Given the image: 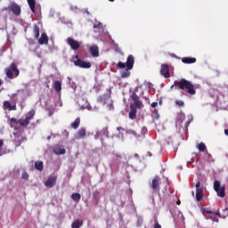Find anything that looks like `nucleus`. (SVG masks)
I'll list each match as a JSON object with an SVG mask.
<instances>
[{"label": "nucleus", "instance_id": "39", "mask_svg": "<svg viewBox=\"0 0 228 228\" xmlns=\"http://www.w3.org/2000/svg\"><path fill=\"white\" fill-rule=\"evenodd\" d=\"M109 110H113V102L108 104Z\"/></svg>", "mask_w": 228, "mask_h": 228}, {"label": "nucleus", "instance_id": "21", "mask_svg": "<svg viewBox=\"0 0 228 228\" xmlns=\"http://www.w3.org/2000/svg\"><path fill=\"white\" fill-rule=\"evenodd\" d=\"M53 88L57 94H60L61 92V82L60 80H57L53 84Z\"/></svg>", "mask_w": 228, "mask_h": 228}, {"label": "nucleus", "instance_id": "13", "mask_svg": "<svg viewBox=\"0 0 228 228\" xmlns=\"http://www.w3.org/2000/svg\"><path fill=\"white\" fill-rule=\"evenodd\" d=\"M89 52L91 53V55L93 58H97L99 57V46L97 45H92L89 47Z\"/></svg>", "mask_w": 228, "mask_h": 228}, {"label": "nucleus", "instance_id": "5", "mask_svg": "<svg viewBox=\"0 0 228 228\" xmlns=\"http://www.w3.org/2000/svg\"><path fill=\"white\" fill-rule=\"evenodd\" d=\"M76 61H74V65L76 67H79L80 69H90L92 67V63L88 61H85L79 59V55H75Z\"/></svg>", "mask_w": 228, "mask_h": 228}, {"label": "nucleus", "instance_id": "17", "mask_svg": "<svg viewBox=\"0 0 228 228\" xmlns=\"http://www.w3.org/2000/svg\"><path fill=\"white\" fill-rule=\"evenodd\" d=\"M182 61L185 64H191L195 63L197 61V59L195 57H183L182 59Z\"/></svg>", "mask_w": 228, "mask_h": 228}, {"label": "nucleus", "instance_id": "47", "mask_svg": "<svg viewBox=\"0 0 228 228\" xmlns=\"http://www.w3.org/2000/svg\"><path fill=\"white\" fill-rule=\"evenodd\" d=\"M224 134H225L226 136H228V129H225V130H224Z\"/></svg>", "mask_w": 228, "mask_h": 228}, {"label": "nucleus", "instance_id": "41", "mask_svg": "<svg viewBox=\"0 0 228 228\" xmlns=\"http://www.w3.org/2000/svg\"><path fill=\"white\" fill-rule=\"evenodd\" d=\"M206 213H207L208 215H213V211H211V210H206Z\"/></svg>", "mask_w": 228, "mask_h": 228}, {"label": "nucleus", "instance_id": "53", "mask_svg": "<svg viewBox=\"0 0 228 228\" xmlns=\"http://www.w3.org/2000/svg\"><path fill=\"white\" fill-rule=\"evenodd\" d=\"M115 47H118V45H115Z\"/></svg>", "mask_w": 228, "mask_h": 228}, {"label": "nucleus", "instance_id": "51", "mask_svg": "<svg viewBox=\"0 0 228 228\" xmlns=\"http://www.w3.org/2000/svg\"><path fill=\"white\" fill-rule=\"evenodd\" d=\"M1 85H3V80L0 79V86H1Z\"/></svg>", "mask_w": 228, "mask_h": 228}, {"label": "nucleus", "instance_id": "31", "mask_svg": "<svg viewBox=\"0 0 228 228\" xmlns=\"http://www.w3.org/2000/svg\"><path fill=\"white\" fill-rule=\"evenodd\" d=\"M99 195H100L99 191H94L93 192V199H94V200H95L96 203H99V199H100Z\"/></svg>", "mask_w": 228, "mask_h": 228}, {"label": "nucleus", "instance_id": "43", "mask_svg": "<svg viewBox=\"0 0 228 228\" xmlns=\"http://www.w3.org/2000/svg\"><path fill=\"white\" fill-rule=\"evenodd\" d=\"M154 113H155V115H157L158 118L159 117V115L158 114V110L155 109Z\"/></svg>", "mask_w": 228, "mask_h": 228}, {"label": "nucleus", "instance_id": "46", "mask_svg": "<svg viewBox=\"0 0 228 228\" xmlns=\"http://www.w3.org/2000/svg\"><path fill=\"white\" fill-rule=\"evenodd\" d=\"M176 204H177V206H181V200H178L176 201Z\"/></svg>", "mask_w": 228, "mask_h": 228}, {"label": "nucleus", "instance_id": "24", "mask_svg": "<svg viewBox=\"0 0 228 228\" xmlns=\"http://www.w3.org/2000/svg\"><path fill=\"white\" fill-rule=\"evenodd\" d=\"M218 197H221L222 199H224V197H225V186H221V188H219V190L216 191Z\"/></svg>", "mask_w": 228, "mask_h": 228}, {"label": "nucleus", "instance_id": "52", "mask_svg": "<svg viewBox=\"0 0 228 228\" xmlns=\"http://www.w3.org/2000/svg\"><path fill=\"white\" fill-rule=\"evenodd\" d=\"M110 3H113V1H115V0H109Z\"/></svg>", "mask_w": 228, "mask_h": 228}, {"label": "nucleus", "instance_id": "50", "mask_svg": "<svg viewBox=\"0 0 228 228\" xmlns=\"http://www.w3.org/2000/svg\"><path fill=\"white\" fill-rule=\"evenodd\" d=\"M12 97H17V94H12Z\"/></svg>", "mask_w": 228, "mask_h": 228}, {"label": "nucleus", "instance_id": "27", "mask_svg": "<svg viewBox=\"0 0 228 228\" xmlns=\"http://www.w3.org/2000/svg\"><path fill=\"white\" fill-rule=\"evenodd\" d=\"M80 124H81V118H77L75 119V121L71 124V127H73V129H77V127H79Z\"/></svg>", "mask_w": 228, "mask_h": 228}, {"label": "nucleus", "instance_id": "23", "mask_svg": "<svg viewBox=\"0 0 228 228\" xmlns=\"http://www.w3.org/2000/svg\"><path fill=\"white\" fill-rule=\"evenodd\" d=\"M184 118H185L184 114H183V113L178 114L177 118H176L177 126H183V122Z\"/></svg>", "mask_w": 228, "mask_h": 228}, {"label": "nucleus", "instance_id": "3", "mask_svg": "<svg viewBox=\"0 0 228 228\" xmlns=\"http://www.w3.org/2000/svg\"><path fill=\"white\" fill-rule=\"evenodd\" d=\"M174 86L176 90H186L187 94L190 95H195V94H197V91H195V86L189 80H186V78H181L180 80L175 81V85H173L171 88H174Z\"/></svg>", "mask_w": 228, "mask_h": 228}, {"label": "nucleus", "instance_id": "49", "mask_svg": "<svg viewBox=\"0 0 228 228\" xmlns=\"http://www.w3.org/2000/svg\"><path fill=\"white\" fill-rule=\"evenodd\" d=\"M206 211H208V209H206V208L202 209V213H206Z\"/></svg>", "mask_w": 228, "mask_h": 228}, {"label": "nucleus", "instance_id": "29", "mask_svg": "<svg viewBox=\"0 0 228 228\" xmlns=\"http://www.w3.org/2000/svg\"><path fill=\"white\" fill-rule=\"evenodd\" d=\"M72 200H75V202H79L81 200V194L75 192L71 194Z\"/></svg>", "mask_w": 228, "mask_h": 228}, {"label": "nucleus", "instance_id": "38", "mask_svg": "<svg viewBox=\"0 0 228 228\" xmlns=\"http://www.w3.org/2000/svg\"><path fill=\"white\" fill-rule=\"evenodd\" d=\"M154 228H161V224L158 223V219L155 220Z\"/></svg>", "mask_w": 228, "mask_h": 228}, {"label": "nucleus", "instance_id": "54", "mask_svg": "<svg viewBox=\"0 0 228 228\" xmlns=\"http://www.w3.org/2000/svg\"><path fill=\"white\" fill-rule=\"evenodd\" d=\"M159 104H161V101L159 102Z\"/></svg>", "mask_w": 228, "mask_h": 228}, {"label": "nucleus", "instance_id": "45", "mask_svg": "<svg viewBox=\"0 0 228 228\" xmlns=\"http://www.w3.org/2000/svg\"><path fill=\"white\" fill-rule=\"evenodd\" d=\"M2 145H4V142H3V140H0V149Z\"/></svg>", "mask_w": 228, "mask_h": 228}, {"label": "nucleus", "instance_id": "10", "mask_svg": "<svg viewBox=\"0 0 228 228\" xmlns=\"http://www.w3.org/2000/svg\"><path fill=\"white\" fill-rule=\"evenodd\" d=\"M132 101L134 102L135 108H142V101H140V98L138 97V94H136V93L132 94Z\"/></svg>", "mask_w": 228, "mask_h": 228}, {"label": "nucleus", "instance_id": "33", "mask_svg": "<svg viewBox=\"0 0 228 228\" xmlns=\"http://www.w3.org/2000/svg\"><path fill=\"white\" fill-rule=\"evenodd\" d=\"M147 133H148L147 127H142V128L141 129V136L145 137V135L147 134Z\"/></svg>", "mask_w": 228, "mask_h": 228}, {"label": "nucleus", "instance_id": "30", "mask_svg": "<svg viewBox=\"0 0 228 228\" xmlns=\"http://www.w3.org/2000/svg\"><path fill=\"white\" fill-rule=\"evenodd\" d=\"M126 134H132L133 136H134V138H140L142 136V135L138 134V133H136V131H134L133 129L126 130Z\"/></svg>", "mask_w": 228, "mask_h": 228}, {"label": "nucleus", "instance_id": "20", "mask_svg": "<svg viewBox=\"0 0 228 228\" xmlns=\"http://www.w3.org/2000/svg\"><path fill=\"white\" fill-rule=\"evenodd\" d=\"M86 135V130L85 128H80L77 133V138H78V140H81V138H85Z\"/></svg>", "mask_w": 228, "mask_h": 228}, {"label": "nucleus", "instance_id": "40", "mask_svg": "<svg viewBox=\"0 0 228 228\" xmlns=\"http://www.w3.org/2000/svg\"><path fill=\"white\" fill-rule=\"evenodd\" d=\"M158 106V102H154L151 103V108H156Z\"/></svg>", "mask_w": 228, "mask_h": 228}, {"label": "nucleus", "instance_id": "28", "mask_svg": "<svg viewBox=\"0 0 228 228\" xmlns=\"http://www.w3.org/2000/svg\"><path fill=\"white\" fill-rule=\"evenodd\" d=\"M197 149L198 151H200V152H204L206 151H208V147H206V143L204 142H200L197 145Z\"/></svg>", "mask_w": 228, "mask_h": 228}, {"label": "nucleus", "instance_id": "7", "mask_svg": "<svg viewBox=\"0 0 228 228\" xmlns=\"http://www.w3.org/2000/svg\"><path fill=\"white\" fill-rule=\"evenodd\" d=\"M204 199V188L200 187V182L196 183V200L200 202Z\"/></svg>", "mask_w": 228, "mask_h": 228}, {"label": "nucleus", "instance_id": "6", "mask_svg": "<svg viewBox=\"0 0 228 228\" xmlns=\"http://www.w3.org/2000/svg\"><path fill=\"white\" fill-rule=\"evenodd\" d=\"M67 44L68 45H69L72 51H78L79 47H81V44H79V41H77L72 37L67 38Z\"/></svg>", "mask_w": 228, "mask_h": 228}, {"label": "nucleus", "instance_id": "4", "mask_svg": "<svg viewBox=\"0 0 228 228\" xmlns=\"http://www.w3.org/2000/svg\"><path fill=\"white\" fill-rule=\"evenodd\" d=\"M13 72L15 77H17V76L20 74V71L17 69V64H15V62H12L10 68L5 69V74L9 79H13Z\"/></svg>", "mask_w": 228, "mask_h": 228}, {"label": "nucleus", "instance_id": "26", "mask_svg": "<svg viewBox=\"0 0 228 228\" xmlns=\"http://www.w3.org/2000/svg\"><path fill=\"white\" fill-rule=\"evenodd\" d=\"M53 152L54 154L61 155V154H65L66 151H65V148H60L57 146L53 149Z\"/></svg>", "mask_w": 228, "mask_h": 228}, {"label": "nucleus", "instance_id": "14", "mask_svg": "<svg viewBox=\"0 0 228 228\" xmlns=\"http://www.w3.org/2000/svg\"><path fill=\"white\" fill-rule=\"evenodd\" d=\"M38 44L40 45H47L49 44V37H47V34L42 33L41 37L38 39Z\"/></svg>", "mask_w": 228, "mask_h": 228}, {"label": "nucleus", "instance_id": "2", "mask_svg": "<svg viewBox=\"0 0 228 228\" xmlns=\"http://www.w3.org/2000/svg\"><path fill=\"white\" fill-rule=\"evenodd\" d=\"M117 69H126L125 70L121 71V77L126 78L131 76V71L133 70V67H134V56L133 55H128L126 63L122 61H118L116 65Z\"/></svg>", "mask_w": 228, "mask_h": 228}, {"label": "nucleus", "instance_id": "12", "mask_svg": "<svg viewBox=\"0 0 228 228\" xmlns=\"http://www.w3.org/2000/svg\"><path fill=\"white\" fill-rule=\"evenodd\" d=\"M56 176L48 178L45 183V186H46V188H53V186L56 184Z\"/></svg>", "mask_w": 228, "mask_h": 228}, {"label": "nucleus", "instance_id": "37", "mask_svg": "<svg viewBox=\"0 0 228 228\" xmlns=\"http://www.w3.org/2000/svg\"><path fill=\"white\" fill-rule=\"evenodd\" d=\"M21 179H25L26 181H28V179H29V175H28V173H23L21 175Z\"/></svg>", "mask_w": 228, "mask_h": 228}, {"label": "nucleus", "instance_id": "32", "mask_svg": "<svg viewBox=\"0 0 228 228\" xmlns=\"http://www.w3.org/2000/svg\"><path fill=\"white\" fill-rule=\"evenodd\" d=\"M219 188H222V187L220 186V181L216 180V181L214 182V190H215V191H218Z\"/></svg>", "mask_w": 228, "mask_h": 228}, {"label": "nucleus", "instance_id": "8", "mask_svg": "<svg viewBox=\"0 0 228 228\" xmlns=\"http://www.w3.org/2000/svg\"><path fill=\"white\" fill-rule=\"evenodd\" d=\"M10 12H12L13 15H16V17H19L20 15L21 10L19 4L16 3H12L9 5Z\"/></svg>", "mask_w": 228, "mask_h": 228}, {"label": "nucleus", "instance_id": "35", "mask_svg": "<svg viewBox=\"0 0 228 228\" xmlns=\"http://www.w3.org/2000/svg\"><path fill=\"white\" fill-rule=\"evenodd\" d=\"M102 28V23L99 22L94 25V29H101Z\"/></svg>", "mask_w": 228, "mask_h": 228}, {"label": "nucleus", "instance_id": "25", "mask_svg": "<svg viewBox=\"0 0 228 228\" xmlns=\"http://www.w3.org/2000/svg\"><path fill=\"white\" fill-rule=\"evenodd\" d=\"M35 168H36V170H38L39 172H42V170H44V162L36 161L35 162Z\"/></svg>", "mask_w": 228, "mask_h": 228}, {"label": "nucleus", "instance_id": "22", "mask_svg": "<svg viewBox=\"0 0 228 228\" xmlns=\"http://www.w3.org/2000/svg\"><path fill=\"white\" fill-rule=\"evenodd\" d=\"M27 3L32 12V13H35V6L37 5V1L35 0H27Z\"/></svg>", "mask_w": 228, "mask_h": 228}, {"label": "nucleus", "instance_id": "16", "mask_svg": "<svg viewBox=\"0 0 228 228\" xmlns=\"http://www.w3.org/2000/svg\"><path fill=\"white\" fill-rule=\"evenodd\" d=\"M128 117L131 118V120H134V118H136V108H134V104L130 105V112Z\"/></svg>", "mask_w": 228, "mask_h": 228}, {"label": "nucleus", "instance_id": "42", "mask_svg": "<svg viewBox=\"0 0 228 228\" xmlns=\"http://www.w3.org/2000/svg\"><path fill=\"white\" fill-rule=\"evenodd\" d=\"M213 215H216L217 216L221 217L222 216L220 215V212H213Z\"/></svg>", "mask_w": 228, "mask_h": 228}, {"label": "nucleus", "instance_id": "18", "mask_svg": "<svg viewBox=\"0 0 228 228\" xmlns=\"http://www.w3.org/2000/svg\"><path fill=\"white\" fill-rule=\"evenodd\" d=\"M83 224H84L83 220H81V219H77V220H75V221L72 223L71 228H81V227H83Z\"/></svg>", "mask_w": 228, "mask_h": 228}, {"label": "nucleus", "instance_id": "11", "mask_svg": "<svg viewBox=\"0 0 228 228\" xmlns=\"http://www.w3.org/2000/svg\"><path fill=\"white\" fill-rule=\"evenodd\" d=\"M4 110H8V111H17V105H12L9 101H4Z\"/></svg>", "mask_w": 228, "mask_h": 228}, {"label": "nucleus", "instance_id": "15", "mask_svg": "<svg viewBox=\"0 0 228 228\" xmlns=\"http://www.w3.org/2000/svg\"><path fill=\"white\" fill-rule=\"evenodd\" d=\"M151 189L154 190V191H159V177L152 179Z\"/></svg>", "mask_w": 228, "mask_h": 228}, {"label": "nucleus", "instance_id": "19", "mask_svg": "<svg viewBox=\"0 0 228 228\" xmlns=\"http://www.w3.org/2000/svg\"><path fill=\"white\" fill-rule=\"evenodd\" d=\"M33 33L35 35V38L38 40V38H40V28H38V25L35 24L33 26Z\"/></svg>", "mask_w": 228, "mask_h": 228}, {"label": "nucleus", "instance_id": "36", "mask_svg": "<svg viewBox=\"0 0 228 228\" xmlns=\"http://www.w3.org/2000/svg\"><path fill=\"white\" fill-rule=\"evenodd\" d=\"M175 104L177 105V106H180V107H183L184 106V102H183V101H181V100H177L176 102H175Z\"/></svg>", "mask_w": 228, "mask_h": 228}, {"label": "nucleus", "instance_id": "1", "mask_svg": "<svg viewBox=\"0 0 228 228\" xmlns=\"http://www.w3.org/2000/svg\"><path fill=\"white\" fill-rule=\"evenodd\" d=\"M37 111L35 110V109H31L26 115H25V119H18L15 118H12L9 119V126H11V127H12L13 129H18L17 126L18 124L21 126V127H28V126H29L31 120H33V118H35V115H36Z\"/></svg>", "mask_w": 228, "mask_h": 228}, {"label": "nucleus", "instance_id": "34", "mask_svg": "<svg viewBox=\"0 0 228 228\" xmlns=\"http://www.w3.org/2000/svg\"><path fill=\"white\" fill-rule=\"evenodd\" d=\"M206 220H212L213 222H218V219L213 216H206Z\"/></svg>", "mask_w": 228, "mask_h": 228}, {"label": "nucleus", "instance_id": "44", "mask_svg": "<svg viewBox=\"0 0 228 228\" xmlns=\"http://www.w3.org/2000/svg\"><path fill=\"white\" fill-rule=\"evenodd\" d=\"M103 131H104V134H105L106 136H108V129L106 128V129H104Z\"/></svg>", "mask_w": 228, "mask_h": 228}, {"label": "nucleus", "instance_id": "48", "mask_svg": "<svg viewBox=\"0 0 228 228\" xmlns=\"http://www.w3.org/2000/svg\"><path fill=\"white\" fill-rule=\"evenodd\" d=\"M191 195H192V197H195V191H191Z\"/></svg>", "mask_w": 228, "mask_h": 228}, {"label": "nucleus", "instance_id": "9", "mask_svg": "<svg viewBox=\"0 0 228 228\" xmlns=\"http://www.w3.org/2000/svg\"><path fill=\"white\" fill-rule=\"evenodd\" d=\"M161 76H164L166 79L170 77V69L168 68V64H162L160 69Z\"/></svg>", "mask_w": 228, "mask_h": 228}]
</instances>
